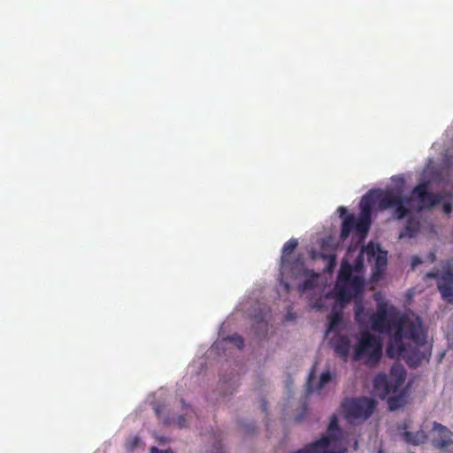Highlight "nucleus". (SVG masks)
Masks as SVG:
<instances>
[{
  "label": "nucleus",
  "mask_w": 453,
  "mask_h": 453,
  "mask_svg": "<svg viewBox=\"0 0 453 453\" xmlns=\"http://www.w3.org/2000/svg\"><path fill=\"white\" fill-rule=\"evenodd\" d=\"M352 272V265L343 261L334 287L336 296L342 303H349L364 288V280L360 276H353Z\"/></svg>",
  "instance_id": "2"
},
{
  "label": "nucleus",
  "mask_w": 453,
  "mask_h": 453,
  "mask_svg": "<svg viewBox=\"0 0 453 453\" xmlns=\"http://www.w3.org/2000/svg\"><path fill=\"white\" fill-rule=\"evenodd\" d=\"M432 436L433 445L437 449H442L453 443V434L440 423L434 422Z\"/></svg>",
  "instance_id": "11"
},
{
  "label": "nucleus",
  "mask_w": 453,
  "mask_h": 453,
  "mask_svg": "<svg viewBox=\"0 0 453 453\" xmlns=\"http://www.w3.org/2000/svg\"><path fill=\"white\" fill-rule=\"evenodd\" d=\"M422 263V260L420 257L415 256L411 259V266L412 268H415L418 265H420Z\"/></svg>",
  "instance_id": "33"
},
{
  "label": "nucleus",
  "mask_w": 453,
  "mask_h": 453,
  "mask_svg": "<svg viewBox=\"0 0 453 453\" xmlns=\"http://www.w3.org/2000/svg\"><path fill=\"white\" fill-rule=\"evenodd\" d=\"M387 265V257L386 255H378L376 257V266L378 268L385 267Z\"/></svg>",
  "instance_id": "29"
},
{
  "label": "nucleus",
  "mask_w": 453,
  "mask_h": 453,
  "mask_svg": "<svg viewBox=\"0 0 453 453\" xmlns=\"http://www.w3.org/2000/svg\"><path fill=\"white\" fill-rule=\"evenodd\" d=\"M342 439V430L339 426V420L336 414H333L327 426L326 434H323L319 440L307 444L304 448L298 449L294 453H345L346 449L339 450H330L329 446L334 441H339Z\"/></svg>",
  "instance_id": "3"
},
{
  "label": "nucleus",
  "mask_w": 453,
  "mask_h": 453,
  "mask_svg": "<svg viewBox=\"0 0 453 453\" xmlns=\"http://www.w3.org/2000/svg\"><path fill=\"white\" fill-rule=\"evenodd\" d=\"M286 319H287V320H294V319H295V315H294L293 313L288 312V313L286 315Z\"/></svg>",
  "instance_id": "36"
},
{
  "label": "nucleus",
  "mask_w": 453,
  "mask_h": 453,
  "mask_svg": "<svg viewBox=\"0 0 453 453\" xmlns=\"http://www.w3.org/2000/svg\"><path fill=\"white\" fill-rule=\"evenodd\" d=\"M375 202L376 200L372 192L365 195L360 201V214L372 217V211Z\"/></svg>",
  "instance_id": "19"
},
{
  "label": "nucleus",
  "mask_w": 453,
  "mask_h": 453,
  "mask_svg": "<svg viewBox=\"0 0 453 453\" xmlns=\"http://www.w3.org/2000/svg\"><path fill=\"white\" fill-rule=\"evenodd\" d=\"M431 256H432V261H434L435 259V255L433 253V254H431Z\"/></svg>",
  "instance_id": "38"
},
{
  "label": "nucleus",
  "mask_w": 453,
  "mask_h": 453,
  "mask_svg": "<svg viewBox=\"0 0 453 453\" xmlns=\"http://www.w3.org/2000/svg\"><path fill=\"white\" fill-rule=\"evenodd\" d=\"M353 448H354V450H357L358 449V442H357V441H355Z\"/></svg>",
  "instance_id": "37"
},
{
  "label": "nucleus",
  "mask_w": 453,
  "mask_h": 453,
  "mask_svg": "<svg viewBox=\"0 0 453 453\" xmlns=\"http://www.w3.org/2000/svg\"><path fill=\"white\" fill-rule=\"evenodd\" d=\"M329 324L326 329V334H329L333 331H337L339 326L342 324V317L340 312H333L329 317Z\"/></svg>",
  "instance_id": "22"
},
{
  "label": "nucleus",
  "mask_w": 453,
  "mask_h": 453,
  "mask_svg": "<svg viewBox=\"0 0 453 453\" xmlns=\"http://www.w3.org/2000/svg\"><path fill=\"white\" fill-rule=\"evenodd\" d=\"M141 443V438L138 435H134L127 441L126 449L129 451H132L135 448H137Z\"/></svg>",
  "instance_id": "26"
},
{
  "label": "nucleus",
  "mask_w": 453,
  "mask_h": 453,
  "mask_svg": "<svg viewBox=\"0 0 453 453\" xmlns=\"http://www.w3.org/2000/svg\"><path fill=\"white\" fill-rule=\"evenodd\" d=\"M406 398H388V405L390 411H395L403 406Z\"/></svg>",
  "instance_id": "24"
},
{
  "label": "nucleus",
  "mask_w": 453,
  "mask_h": 453,
  "mask_svg": "<svg viewBox=\"0 0 453 453\" xmlns=\"http://www.w3.org/2000/svg\"><path fill=\"white\" fill-rule=\"evenodd\" d=\"M354 317L358 324L365 323L369 318L371 328L375 332L386 334H390L394 326L400 325V320L403 319V315L395 307L388 306L387 303H380L376 312L369 315L361 298L355 300Z\"/></svg>",
  "instance_id": "1"
},
{
  "label": "nucleus",
  "mask_w": 453,
  "mask_h": 453,
  "mask_svg": "<svg viewBox=\"0 0 453 453\" xmlns=\"http://www.w3.org/2000/svg\"><path fill=\"white\" fill-rule=\"evenodd\" d=\"M324 259L327 261L326 271L327 273L333 272L336 265V256L334 254L323 255Z\"/></svg>",
  "instance_id": "25"
},
{
  "label": "nucleus",
  "mask_w": 453,
  "mask_h": 453,
  "mask_svg": "<svg viewBox=\"0 0 453 453\" xmlns=\"http://www.w3.org/2000/svg\"><path fill=\"white\" fill-rule=\"evenodd\" d=\"M338 211L340 212V216L343 217L347 214V209L345 207H339Z\"/></svg>",
  "instance_id": "35"
},
{
  "label": "nucleus",
  "mask_w": 453,
  "mask_h": 453,
  "mask_svg": "<svg viewBox=\"0 0 453 453\" xmlns=\"http://www.w3.org/2000/svg\"><path fill=\"white\" fill-rule=\"evenodd\" d=\"M298 241L296 239H290L285 242L282 248V254L280 257V270L285 271L289 264L290 255L296 249Z\"/></svg>",
  "instance_id": "17"
},
{
  "label": "nucleus",
  "mask_w": 453,
  "mask_h": 453,
  "mask_svg": "<svg viewBox=\"0 0 453 453\" xmlns=\"http://www.w3.org/2000/svg\"><path fill=\"white\" fill-rule=\"evenodd\" d=\"M425 278L435 279L442 300L453 303V268L449 262L443 265L441 273L439 270H433L426 273Z\"/></svg>",
  "instance_id": "8"
},
{
  "label": "nucleus",
  "mask_w": 453,
  "mask_h": 453,
  "mask_svg": "<svg viewBox=\"0 0 453 453\" xmlns=\"http://www.w3.org/2000/svg\"><path fill=\"white\" fill-rule=\"evenodd\" d=\"M257 326H256L255 325L253 326L254 327H256V330L257 328H260L263 333H266L267 324L263 319H260L258 321H257Z\"/></svg>",
  "instance_id": "31"
},
{
  "label": "nucleus",
  "mask_w": 453,
  "mask_h": 453,
  "mask_svg": "<svg viewBox=\"0 0 453 453\" xmlns=\"http://www.w3.org/2000/svg\"><path fill=\"white\" fill-rule=\"evenodd\" d=\"M332 380L330 372H324L319 376V379L316 378L315 368H312L309 373L306 387L309 393H315L322 389L326 383Z\"/></svg>",
  "instance_id": "12"
},
{
  "label": "nucleus",
  "mask_w": 453,
  "mask_h": 453,
  "mask_svg": "<svg viewBox=\"0 0 453 453\" xmlns=\"http://www.w3.org/2000/svg\"><path fill=\"white\" fill-rule=\"evenodd\" d=\"M318 277L317 273H312L310 277L306 278L301 284H299V291L303 293L306 290L313 289L316 287Z\"/></svg>",
  "instance_id": "23"
},
{
  "label": "nucleus",
  "mask_w": 453,
  "mask_h": 453,
  "mask_svg": "<svg viewBox=\"0 0 453 453\" xmlns=\"http://www.w3.org/2000/svg\"><path fill=\"white\" fill-rule=\"evenodd\" d=\"M406 380V370L401 364H394L390 369L389 374L379 373L374 379V387L383 388L387 396L390 393H395L404 383Z\"/></svg>",
  "instance_id": "7"
},
{
  "label": "nucleus",
  "mask_w": 453,
  "mask_h": 453,
  "mask_svg": "<svg viewBox=\"0 0 453 453\" xmlns=\"http://www.w3.org/2000/svg\"><path fill=\"white\" fill-rule=\"evenodd\" d=\"M442 210L444 213L450 214L452 212L453 207L450 202H446L442 205Z\"/></svg>",
  "instance_id": "32"
},
{
  "label": "nucleus",
  "mask_w": 453,
  "mask_h": 453,
  "mask_svg": "<svg viewBox=\"0 0 453 453\" xmlns=\"http://www.w3.org/2000/svg\"><path fill=\"white\" fill-rule=\"evenodd\" d=\"M411 202V197L403 196L399 190L389 189L380 199V207L381 209L394 208V216L397 219H402L409 214L410 210L408 206Z\"/></svg>",
  "instance_id": "9"
},
{
  "label": "nucleus",
  "mask_w": 453,
  "mask_h": 453,
  "mask_svg": "<svg viewBox=\"0 0 453 453\" xmlns=\"http://www.w3.org/2000/svg\"><path fill=\"white\" fill-rule=\"evenodd\" d=\"M154 410H155V412H156L157 416L158 417V418H162L164 420V422L166 424H174L179 428H183L188 426L187 419H188V418H189V415L188 412L185 413V415H180L175 419L173 417H170V416L165 417V418L162 417V413L165 411V406L157 405L154 407Z\"/></svg>",
  "instance_id": "16"
},
{
  "label": "nucleus",
  "mask_w": 453,
  "mask_h": 453,
  "mask_svg": "<svg viewBox=\"0 0 453 453\" xmlns=\"http://www.w3.org/2000/svg\"><path fill=\"white\" fill-rule=\"evenodd\" d=\"M404 330L405 338L411 340L417 345H420L425 342V335L420 324L410 321L406 319Z\"/></svg>",
  "instance_id": "13"
},
{
  "label": "nucleus",
  "mask_w": 453,
  "mask_h": 453,
  "mask_svg": "<svg viewBox=\"0 0 453 453\" xmlns=\"http://www.w3.org/2000/svg\"><path fill=\"white\" fill-rule=\"evenodd\" d=\"M420 223L418 219L411 217L408 219L404 228L400 232L399 238L414 237L419 232Z\"/></svg>",
  "instance_id": "18"
},
{
  "label": "nucleus",
  "mask_w": 453,
  "mask_h": 453,
  "mask_svg": "<svg viewBox=\"0 0 453 453\" xmlns=\"http://www.w3.org/2000/svg\"><path fill=\"white\" fill-rule=\"evenodd\" d=\"M151 453H173L171 450H159L157 447H152Z\"/></svg>",
  "instance_id": "34"
},
{
  "label": "nucleus",
  "mask_w": 453,
  "mask_h": 453,
  "mask_svg": "<svg viewBox=\"0 0 453 453\" xmlns=\"http://www.w3.org/2000/svg\"><path fill=\"white\" fill-rule=\"evenodd\" d=\"M380 453H382V452H380Z\"/></svg>",
  "instance_id": "39"
},
{
  "label": "nucleus",
  "mask_w": 453,
  "mask_h": 453,
  "mask_svg": "<svg viewBox=\"0 0 453 453\" xmlns=\"http://www.w3.org/2000/svg\"><path fill=\"white\" fill-rule=\"evenodd\" d=\"M429 182L424 181L414 187L410 197L415 198L419 203V210L431 209L441 203L444 199V195L441 193H432L428 191Z\"/></svg>",
  "instance_id": "10"
},
{
  "label": "nucleus",
  "mask_w": 453,
  "mask_h": 453,
  "mask_svg": "<svg viewBox=\"0 0 453 453\" xmlns=\"http://www.w3.org/2000/svg\"><path fill=\"white\" fill-rule=\"evenodd\" d=\"M380 246H374L373 244H368L365 248V251L368 253V254H371L372 256H374L375 255V252L376 251H380Z\"/></svg>",
  "instance_id": "30"
},
{
  "label": "nucleus",
  "mask_w": 453,
  "mask_h": 453,
  "mask_svg": "<svg viewBox=\"0 0 453 453\" xmlns=\"http://www.w3.org/2000/svg\"><path fill=\"white\" fill-rule=\"evenodd\" d=\"M301 408H302L301 413L297 414L295 417V420L296 422L303 421L305 418V416H306V414L308 412V403H306V399L303 402H302Z\"/></svg>",
  "instance_id": "27"
},
{
  "label": "nucleus",
  "mask_w": 453,
  "mask_h": 453,
  "mask_svg": "<svg viewBox=\"0 0 453 453\" xmlns=\"http://www.w3.org/2000/svg\"><path fill=\"white\" fill-rule=\"evenodd\" d=\"M331 342L335 353L346 361L350 349L349 337L347 335H337L331 340Z\"/></svg>",
  "instance_id": "14"
},
{
  "label": "nucleus",
  "mask_w": 453,
  "mask_h": 453,
  "mask_svg": "<svg viewBox=\"0 0 453 453\" xmlns=\"http://www.w3.org/2000/svg\"><path fill=\"white\" fill-rule=\"evenodd\" d=\"M228 340L234 342L239 349H242L244 345L243 338L239 334H234L228 337Z\"/></svg>",
  "instance_id": "28"
},
{
  "label": "nucleus",
  "mask_w": 453,
  "mask_h": 453,
  "mask_svg": "<svg viewBox=\"0 0 453 453\" xmlns=\"http://www.w3.org/2000/svg\"><path fill=\"white\" fill-rule=\"evenodd\" d=\"M371 216L359 214L356 219L355 229L360 235H365L371 226Z\"/></svg>",
  "instance_id": "20"
},
{
  "label": "nucleus",
  "mask_w": 453,
  "mask_h": 453,
  "mask_svg": "<svg viewBox=\"0 0 453 453\" xmlns=\"http://www.w3.org/2000/svg\"><path fill=\"white\" fill-rule=\"evenodd\" d=\"M382 357V343L380 338L368 331H362L355 347L353 359L364 360L367 365H376Z\"/></svg>",
  "instance_id": "4"
},
{
  "label": "nucleus",
  "mask_w": 453,
  "mask_h": 453,
  "mask_svg": "<svg viewBox=\"0 0 453 453\" xmlns=\"http://www.w3.org/2000/svg\"><path fill=\"white\" fill-rule=\"evenodd\" d=\"M375 398H344L342 408L345 418L353 422L357 419H366L376 407Z\"/></svg>",
  "instance_id": "6"
},
{
  "label": "nucleus",
  "mask_w": 453,
  "mask_h": 453,
  "mask_svg": "<svg viewBox=\"0 0 453 453\" xmlns=\"http://www.w3.org/2000/svg\"><path fill=\"white\" fill-rule=\"evenodd\" d=\"M408 426V424L404 422L400 427L401 429L404 430L402 436L406 443L411 445H419L426 441L427 435L424 431L420 430L416 433H411L407 431Z\"/></svg>",
  "instance_id": "15"
},
{
  "label": "nucleus",
  "mask_w": 453,
  "mask_h": 453,
  "mask_svg": "<svg viewBox=\"0 0 453 453\" xmlns=\"http://www.w3.org/2000/svg\"><path fill=\"white\" fill-rule=\"evenodd\" d=\"M405 322L406 317L403 316V319L400 320V325L394 326L393 331L395 332L389 341L387 354L391 358L403 357L411 367H416L421 363L424 356L419 354L409 355L403 342V339L405 338Z\"/></svg>",
  "instance_id": "5"
},
{
  "label": "nucleus",
  "mask_w": 453,
  "mask_h": 453,
  "mask_svg": "<svg viewBox=\"0 0 453 453\" xmlns=\"http://www.w3.org/2000/svg\"><path fill=\"white\" fill-rule=\"evenodd\" d=\"M355 223L356 218L354 217V215L349 214L344 218L341 228V238L342 240L349 237L351 231L355 228Z\"/></svg>",
  "instance_id": "21"
}]
</instances>
